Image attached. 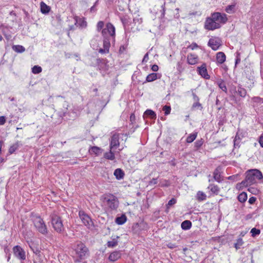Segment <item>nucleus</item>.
I'll use <instances>...</instances> for the list:
<instances>
[{"label":"nucleus","instance_id":"nucleus-42","mask_svg":"<svg viewBox=\"0 0 263 263\" xmlns=\"http://www.w3.org/2000/svg\"><path fill=\"white\" fill-rule=\"evenodd\" d=\"M235 6L234 5H229L227 6L226 8V11L229 13H232L234 12Z\"/></svg>","mask_w":263,"mask_h":263},{"label":"nucleus","instance_id":"nucleus-53","mask_svg":"<svg viewBox=\"0 0 263 263\" xmlns=\"http://www.w3.org/2000/svg\"><path fill=\"white\" fill-rule=\"evenodd\" d=\"M148 60V53H146L143 59L142 62H146Z\"/></svg>","mask_w":263,"mask_h":263},{"label":"nucleus","instance_id":"nucleus-11","mask_svg":"<svg viewBox=\"0 0 263 263\" xmlns=\"http://www.w3.org/2000/svg\"><path fill=\"white\" fill-rule=\"evenodd\" d=\"M58 115L60 117V119L59 121L57 122L58 123H60L62 122L63 117H65L67 120H70L74 119L78 116L77 112L73 110L70 113L67 112H59Z\"/></svg>","mask_w":263,"mask_h":263},{"label":"nucleus","instance_id":"nucleus-20","mask_svg":"<svg viewBox=\"0 0 263 263\" xmlns=\"http://www.w3.org/2000/svg\"><path fill=\"white\" fill-rule=\"evenodd\" d=\"M114 175L118 180H121L123 179L124 176V171L121 168H117L115 170Z\"/></svg>","mask_w":263,"mask_h":263},{"label":"nucleus","instance_id":"nucleus-19","mask_svg":"<svg viewBox=\"0 0 263 263\" xmlns=\"http://www.w3.org/2000/svg\"><path fill=\"white\" fill-rule=\"evenodd\" d=\"M243 137V134H242V132L240 130H238L234 140V145L235 147L239 146L240 140Z\"/></svg>","mask_w":263,"mask_h":263},{"label":"nucleus","instance_id":"nucleus-22","mask_svg":"<svg viewBox=\"0 0 263 263\" xmlns=\"http://www.w3.org/2000/svg\"><path fill=\"white\" fill-rule=\"evenodd\" d=\"M114 149H110L108 152H106L104 154V157L109 160H114L115 159V153L114 152Z\"/></svg>","mask_w":263,"mask_h":263},{"label":"nucleus","instance_id":"nucleus-10","mask_svg":"<svg viewBox=\"0 0 263 263\" xmlns=\"http://www.w3.org/2000/svg\"><path fill=\"white\" fill-rule=\"evenodd\" d=\"M221 42L220 39L218 37H212L209 40L208 45L213 50L216 51L217 50L221 45Z\"/></svg>","mask_w":263,"mask_h":263},{"label":"nucleus","instance_id":"nucleus-46","mask_svg":"<svg viewBox=\"0 0 263 263\" xmlns=\"http://www.w3.org/2000/svg\"><path fill=\"white\" fill-rule=\"evenodd\" d=\"M176 203V200L175 198H172L171 199L167 204V208H169V206H172L174 204H175Z\"/></svg>","mask_w":263,"mask_h":263},{"label":"nucleus","instance_id":"nucleus-51","mask_svg":"<svg viewBox=\"0 0 263 263\" xmlns=\"http://www.w3.org/2000/svg\"><path fill=\"white\" fill-rule=\"evenodd\" d=\"M256 200V197H251L249 199V202L250 204H253L255 202Z\"/></svg>","mask_w":263,"mask_h":263},{"label":"nucleus","instance_id":"nucleus-60","mask_svg":"<svg viewBox=\"0 0 263 263\" xmlns=\"http://www.w3.org/2000/svg\"><path fill=\"white\" fill-rule=\"evenodd\" d=\"M218 102H219V100H218V99H217L216 100V104H218Z\"/></svg>","mask_w":263,"mask_h":263},{"label":"nucleus","instance_id":"nucleus-39","mask_svg":"<svg viewBox=\"0 0 263 263\" xmlns=\"http://www.w3.org/2000/svg\"><path fill=\"white\" fill-rule=\"evenodd\" d=\"M118 245V241L115 239H114L111 241H109L107 242V246L108 247H114Z\"/></svg>","mask_w":263,"mask_h":263},{"label":"nucleus","instance_id":"nucleus-45","mask_svg":"<svg viewBox=\"0 0 263 263\" xmlns=\"http://www.w3.org/2000/svg\"><path fill=\"white\" fill-rule=\"evenodd\" d=\"M104 25V22L103 21H99L97 24V30L98 31L102 29Z\"/></svg>","mask_w":263,"mask_h":263},{"label":"nucleus","instance_id":"nucleus-38","mask_svg":"<svg viewBox=\"0 0 263 263\" xmlns=\"http://www.w3.org/2000/svg\"><path fill=\"white\" fill-rule=\"evenodd\" d=\"M243 243V241L241 238H238L237 240V242L234 244V247L236 250H238L241 248Z\"/></svg>","mask_w":263,"mask_h":263},{"label":"nucleus","instance_id":"nucleus-47","mask_svg":"<svg viewBox=\"0 0 263 263\" xmlns=\"http://www.w3.org/2000/svg\"><path fill=\"white\" fill-rule=\"evenodd\" d=\"M198 47H199L198 45L196 43H192V44L189 45L187 48H190L192 50H195L196 48H197Z\"/></svg>","mask_w":263,"mask_h":263},{"label":"nucleus","instance_id":"nucleus-17","mask_svg":"<svg viewBox=\"0 0 263 263\" xmlns=\"http://www.w3.org/2000/svg\"><path fill=\"white\" fill-rule=\"evenodd\" d=\"M74 20L75 21L74 24L77 25L82 28H84L87 26V22L85 21L84 18H80L78 16H74Z\"/></svg>","mask_w":263,"mask_h":263},{"label":"nucleus","instance_id":"nucleus-12","mask_svg":"<svg viewBox=\"0 0 263 263\" xmlns=\"http://www.w3.org/2000/svg\"><path fill=\"white\" fill-rule=\"evenodd\" d=\"M14 255L21 260L26 259V254L24 250L19 246H14L13 248Z\"/></svg>","mask_w":263,"mask_h":263},{"label":"nucleus","instance_id":"nucleus-32","mask_svg":"<svg viewBox=\"0 0 263 263\" xmlns=\"http://www.w3.org/2000/svg\"><path fill=\"white\" fill-rule=\"evenodd\" d=\"M181 226L183 230H187L191 228L192 222L190 220H184L181 223Z\"/></svg>","mask_w":263,"mask_h":263},{"label":"nucleus","instance_id":"nucleus-16","mask_svg":"<svg viewBox=\"0 0 263 263\" xmlns=\"http://www.w3.org/2000/svg\"><path fill=\"white\" fill-rule=\"evenodd\" d=\"M198 57L194 53H189L187 57V61L190 65H194L198 62Z\"/></svg>","mask_w":263,"mask_h":263},{"label":"nucleus","instance_id":"nucleus-62","mask_svg":"<svg viewBox=\"0 0 263 263\" xmlns=\"http://www.w3.org/2000/svg\"><path fill=\"white\" fill-rule=\"evenodd\" d=\"M10 258V255H9V256H8V261H9V260Z\"/></svg>","mask_w":263,"mask_h":263},{"label":"nucleus","instance_id":"nucleus-4","mask_svg":"<svg viewBox=\"0 0 263 263\" xmlns=\"http://www.w3.org/2000/svg\"><path fill=\"white\" fill-rule=\"evenodd\" d=\"M34 226L36 229L41 233L43 235H46L48 233L47 227L43 221L40 216H35L33 219Z\"/></svg>","mask_w":263,"mask_h":263},{"label":"nucleus","instance_id":"nucleus-41","mask_svg":"<svg viewBox=\"0 0 263 263\" xmlns=\"http://www.w3.org/2000/svg\"><path fill=\"white\" fill-rule=\"evenodd\" d=\"M163 110L164 111L165 115H168L170 114L171 108L170 106L165 105L163 107Z\"/></svg>","mask_w":263,"mask_h":263},{"label":"nucleus","instance_id":"nucleus-28","mask_svg":"<svg viewBox=\"0 0 263 263\" xmlns=\"http://www.w3.org/2000/svg\"><path fill=\"white\" fill-rule=\"evenodd\" d=\"M50 10L49 6H47L45 3L42 2L41 3V11L43 14H47Z\"/></svg>","mask_w":263,"mask_h":263},{"label":"nucleus","instance_id":"nucleus-9","mask_svg":"<svg viewBox=\"0 0 263 263\" xmlns=\"http://www.w3.org/2000/svg\"><path fill=\"white\" fill-rule=\"evenodd\" d=\"M212 17L213 18L216 23L219 24H224L227 22L228 19L227 15L224 13H221L220 12H214L212 14Z\"/></svg>","mask_w":263,"mask_h":263},{"label":"nucleus","instance_id":"nucleus-43","mask_svg":"<svg viewBox=\"0 0 263 263\" xmlns=\"http://www.w3.org/2000/svg\"><path fill=\"white\" fill-rule=\"evenodd\" d=\"M230 92L233 97H235L236 93H238L237 89L236 87H232L230 90Z\"/></svg>","mask_w":263,"mask_h":263},{"label":"nucleus","instance_id":"nucleus-24","mask_svg":"<svg viewBox=\"0 0 263 263\" xmlns=\"http://www.w3.org/2000/svg\"><path fill=\"white\" fill-rule=\"evenodd\" d=\"M149 117L152 119L156 118V114L151 109H147L144 113L143 118L145 117Z\"/></svg>","mask_w":263,"mask_h":263},{"label":"nucleus","instance_id":"nucleus-61","mask_svg":"<svg viewBox=\"0 0 263 263\" xmlns=\"http://www.w3.org/2000/svg\"><path fill=\"white\" fill-rule=\"evenodd\" d=\"M186 250H187V248H186L183 249L184 251H185Z\"/></svg>","mask_w":263,"mask_h":263},{"label":"nucleus","instance_id":"nucleus-33","mask_svg":"<svg viewBox=\"0 0 263 263\" xmlns=\"http://www.w3.org/2000/svg\"><path fill=\"white\" fill-rule=\"evenodd\" d=\"M12 49L17 53H22L25 50V47L20 45H13Z\"/></svg>","mask_w":263,"mask_h":263},{"label":"nucleus","instance_id":"nucleus-13","mask_svg":"<svg viewBox=\"0 0 263 263\" xmlns=\"http://www.w3.org/2000/svg\"><path fill=\"white\" fill-rule=\"evenodd\" d=\"M119 135L118 134H114L110 140L109 147L110 149H116L119 146Z\"/></svg>","mask_w":263,"mask_h":263},{"label":"nucleus","instance_id":"nucleus-8","mask_svg":"<svg viewBox=\"0 0 263 263\" xmlns=\"http://www.w3.org/2000/svg\"><path fill=\"white\" fill-rule=\"evenodd\" d=\"M79 215L80 219L85 226L89 227L92 225V221L90 217L84 211L82 210L80 211Z\"/></svg>","mask_w":263,"mask_h":263},{"label":"nucleus","instance_id":"nucleus-64","mask_svg":"<svg viewBox=\"0 0 263 263\" xmlns=\"http://www.w3.org/2000/svg\"><path fill=\"white\" fill-rule=\"evenodd\" d=\"M242 183H243V184H245V183L246 182V181H244V182H241Z\"/></svg>","mask_w":263,"mask_h":263},{"label":"nucleus","instance_id":"nucleus-29","mask_svg":"<svg viewBox=\"0 0 263 263\" xmlns=\"http://www.w3.org/2000/svg\"><path fill=\"white\" fill-rule=\"evenodd\" d=\"M213 177L215 181H222L223 178H222L219 170L216 169L213 173Z\"/></svg>","mask_w":263,"mask_h":263},{"label":"nucleus","instance_id":"nucleus-44","mask_svg":"<svg viewBox=\"0 0 263 263\" xmlns=\"http://www.w3.org/2000/svg\"><path fill=\"white\" fill-rule=\"evenodd\" d=\"M203 144V141L202 139L200 140H197L195 142V146L198 148L201 146V145Z\"/></svg>","mask_w":263,"mask_h":263},{"label":"nucleus","instance_id":"nucleus-63","mask_svg":"<svg viewBox=\"0 0 263 263\" xmlns=\"http://www.w3.org/2000/svg\"><path fill=\"white\" fill-rule=\"evenodd\" d=\"M231 177H232V176H230V177H228V179H230L231 178Z\"/></svg>","mask_w":263,"mask_h":263},{"label":"nucleus","instance_id":"nucleus-31","mask_svg":"<svg viewBox=\"0 0 263 263\" xmlns=\"http://www.w3.org/2000/svg\"><path fill=\"white\" fill-rule=\"evenodd\" d=\"M102 149L97 146H92L89 149L91 154H95L96 155H99L102 153Z\"/></svg>","mask_w":263,"mask_h":263},{"label":"nucleus","instance_id":"nucleus-34","mask_svg":"<svg viewBox=\"0 0 263 263\" xmlns=\"http://www.w3.org/2000/svg\"><path fill=\"white\" fill-rule=\"evenodd\" d=\"M237 91H238V95L242 98H244L246 97L247 94L246 90L242 88L241 86H238L237 88Z\"/></svg>","mask_w":263,"mask_h":263},{"label":"nucleus","instance_id":"nucleus-21","mask_svg":"<svg viewBox=\"0 0 263 263\" xmlns=\"http://www.w3.org/2000/svg\"><path fill=\"white\" fill-rule=\"evenodd\" d=\"M226 57L225 54L222 52H218L216 54V60L219 64H222L226 61Z\"/></svg>","mask_w":263,"mask_h":263},{"label":"nucleus","instance_id":"nucleus-49","mask_svg":"<svg viewBox=\"0 0 263 263\" xmlns=\"http://www.w3.org/2000/svg\"><path fill=\"white\" fill-rule=\"evenodd\" d=\"M167 247L170 249H174L176 248L177 246L175 243L170 242L168 244H167Z\"/></svg>","mask_w":263,"mask_h":263},{"label":"nucleus","instance_id":"nucleus-40","mask_svg":"<svg viewBox=\"0 0 263 263\" xmlns=\"http://www.w3.org/2000/svg\"><path fill=\"white\" fill-rule=\"evenodd\" d=\"M260 233V231L259 229H256L254 228L251 229V233L252 234V236L255 237L257 235H259Z\"/></svg>","mask_w":263,"mask_h":263},{"label":"nucleus","instance_id":"nucleus-14","mask_svg":"<svg viewBox=\"0 0 263 263\" xmlns=\"http://www.w3.org/2000/svg\"><path fill=\"white\" fill-rule=\"evenodd\" d=\"M197 71L202 78L208 80L210 78V76L208 74L206 64L203 63L200 67H197Z\"/></svg>","mask_w":263,"mask_h":263},{"label":"nucleus","instance_id":"nucleus-48","mask_svg":"<svg viewBox=\"0 0 263 263\" xmlns=\"http://www.w3.org/2000/svg\"><path fill=\"white\" fill-rule=\"evenodd\" d=\"M5 122H6L5 117L4 116H1L0 117V125H3L5 123Z\"/></svg>","mask_w":263,"mask_h":263},{"label":"nucleus","instance_id":"nucleus-55","mask_svg":"<svg viewBox=\"0 0 263 263\" xmlns=\"http://www.w3.org/2000/svg\"><path fill=\"white\" fill-rule=\"evenodd\" d=\"M259 143L260 146L263 147V135H261L259 139Z\"/></svg>","mask_w":263,"mask_h":263},{"label":"nucleus","instance_id":"nucleus-23","mask_svg":"<svg viewBox=\"0 0 263 263\" xmlns=\"http://www.w3.org/2000/svg\"><path fill=\"white\" fill-rule=\"evenodd\" d=\"M216 83L219 88L226 93L227 92V87L226 86L224 81L222 79H219L216 81Z\"/></svg>","mask_w":263,"mask_h":263},{"label":"nucleus","instance_id":"nucleus-37","mask_svg":"<svg viewBox=\"0 0 263 263\" xmlns=\"http://www.w3.org/2000/svg\"><path fill=\"white\" fill-rule=\"evenodd\" d=\"M42 70L41 66L35 65L32 68V72L34 74H38L42 71Z\"/></svg>","mask_w":263,"mask_h":263},{"label":"nucleus","instance_id":"nucleus-59","mask_svg":"<svg viewBox=\"0 0 263 263\" xmlns=\"http://www.w3.org/2000/svg\"><path fill=\"white\" fill-rule=\"evenodd\" d=\"M134 118H135V115L134 114H132L130 117V120L132 121Z\"/></svg>","mask_w":263,"mask_h":263},{"label":"nucleus","instance_id":"nucleus-7","mask_svg":"<svg viewBox=\"0 0 263 263\" xmlns=\"http://www.w3.org/2000/svg\"><path fill=\"white\" fill-rule=\"evenodd\" d=\"M220 26V25L218 23H216L212 17L207 18L204 25L205 28L209 30L219 28Z\"/></svg>","mask_w":263,"mask_h":263},{"label":"nucleus","instance_id":"nucleus-57","mask_svg":"<svg viewBox=\"0 0 263 263\" xmlns=\"http://www.w3.org/2000/svg\"><path fill=\"white\" fill-rule=\"evenodd\" d=\"M95 5H94L93 6H92L91 8H90V11L91 12H94L95 11Z\"/></svg>","mask_w":263,"mask_h":263},{"label":"nucleus","instance_id":"nucleus-5","mask_svg":"<svg viewBox=\"0 0 263 263\" xmlns=\"http://www.w3.org/2000/svg\"><path fill=\"white\" fill-rule=\"evenodd\" d=\"M51 223L55 231L58 233H61L64 230L62 221L60 216L53 213L50 216Z\"/></svg>","mask_w":263,"mask_h":263},{"label":"nucleus","instance_id":"nucleus-52","mask_svg":"<svg viewBox=\"0 0 263 263\" xmlns=\"http://www.w3.org/2000/svg\"><path fill=\"white\" fill-rule=\"evenodd\" d=\"M151 69L153 71L156 72L158 70L159 67H158V65L155 64L152 66Z\"/></svg>","mask_w":263,"mask_h":263},{"label":"nucleus","instance_id":"nucleus-6","mask_svg":"<svg viewBox=\"0 0 263 263\" xmlns=\"http://www.w3.org/2000/svg\"><path fill=\"white\" fill-rule=\"evenodd\" d=\"M262 178L261 172L256 169L250 170L246 172V177L245 181H256Z\"/></svg>","mask_w":263,"mask_h":263},{"label":"nucleus","instance_id":"nucleus-25","mask_svg":"<svg viewBox=\"0 0 263 263\" xmlns=\"http://www.w3.org/2000/svg\"><path fill=\"white\" fill-rule=\"evenodd\" d=\"M22 145V144L20 142H16V143H15L12 146H10V147L9 149V153L10 154H13L18 148L19 147H20Z\"/></svg>","mask_w":263,"mask_h":263},{"label":"nucleus","instance_id":"nucleus-56","mask_svg":"<svg viewBox=\"0 0 263 263\" xmlns=\"http://www.w3.org/2000/svg\"><path fill=\"white\" fill-rule=\"evenodd\" d=\"M240 62V59L239 58H237L235 61V65H237Z\"/></svg>","mask_w":263,"mask_h":263},{"label":"nucleus","instance_id":"nucleus-15","mask_svg":"<svg viewBox=\"0 0 263 263\" xmlns=\"http://www.w3.org/2000/svg\"><path fill=\"white\" fill-rule=\"evenodd\" d=\"M210 196L217 195L220 192V188L214 184H210L207 187Z\"/></svg>","mask_w":263,"mask_h":263},{"label":"nucleus","instance_id":"nucleus-58","mask_svg":"<svg viewBox=\"0 0 263 263\" xmlns=\"http://www.w3.org/2000/svg\"><path fill=\"white\" fill-rule=\"evenodd\" d=\"M162 14L163 15H164V12H165V9H164V5H162Z\"/></svg>","mask_w":263,"mask_h":263},{"label":"nucleus","instance_id":"nucleus-35","mask_svg":"<svg viewBox=\"0 0 263 263\" xmlns=\"http://www.w3.org/2000/svg\"><path fill=\"white\" fill-rule=\"evenodd\" d=\"M197 136V133H194L190 134L186 138V142L187 143H192L195 140Z\"/></svg>","mask_w":263,"mask_h":263},{"label":"nucleus","instance_id":"nucleus-54","mask_svg":"<svg viewBox=\"0 0 263 263\" xmlns=\"http://www.w3.org/2000/svg\"><path fill=\"white\" fill-rule=\"evenodd\" d=\"M201 106V104L198 102H195L193 103L192 107L196 108L197 107Z\"/></svg>","mask_w":263,"mask_h":263},{"label":"nucleus","instance_id":"nucleus-36","mask_svg":"<svg viewBox=\"0 0 263 263\" xmlns=\"http://www.w3.org/2000/svg\"><path fill=\"white\" fill-rule=\"evenodd\" d=\"M247 199V194L245 192H242L238 196V200L241 203L245 202Z\"/></svg>","mask_w":263,"mask_h":263},{"label":"nucleus","instance_id":"nucleus-3","mask_svg":"<svg viewBox=\"0 0 263 263\" xmlns=\"http://www.w3.org/2000/svg\"><path fill=\"white\" fill-rule=\"evenodd\" d=\"M76 252L78 257L76 261H80L81 260L85 259L89 254L88 248L83 243H79L77 245Z\"/></svg>","mask_w":263,"mask_h":263},{"label":"nucleus","instance_id":"nucleus-2","mask_svg":"<svg viewBox=\"0 0 263 263\" xmlns=\"http://www.w3.org/2000/svg\"><path fill=\"white\" fill-rule=\"evenodd\" d=\"M100 200L103 205L108 210H116L118 207V198L112 194H105L101 197Z\"/></svg>","mask_w":263,"mask_h":263},{"label":"nucleus","instance_id":"nucleus-27","mask_svg":"<svg viewBox=\"0 0 263 263\" xmlns=\"http://www.w3.org/2000/svg\"><path fill=\"white\" fill-rule=\"evenodd\" d=\"M196 198L198 201H202L206 200V195L203 192L198 191L196 194Z\"/></svg>","mask_w":263,"mask_h":263},{"label":"nucleus","instance_id":"nucleus-30","mask_svg":"<svg viewBox=\"0 0 263 263\" xmlns=\"http://www.w3.org/2000/svg\"><path fill=\"white\" fill-rule=\"evenodd\" d=\"M158 73H152L149 74L146 78V82H153L158 79Z\"/></svg>","mask_w":263,"mask_h":263},{"label":"nucleus","instance_id":"nucleus-50","mask_svg":"<svg viewBox=\"0 0 263 263\" xmlns=\"http://www.w3.org/2000/svg\"><path fill=\"white\" fill-rule=\"evenodd\" d=\"M193 100L195 102H198L199 101V99L198 97L194 92L192 93Z\"/></svg>","mask_w":263,"mask_h":263},{"label":"nucleus","instance_id":"nucleus-1","mask_svg":"<svg viewBox=\"0 0 263 263\" xmlns=\"http://www.w3.org/2000/svg\"><path fill=\"white\" fill-rule=\"evenodd\" d=\"M102 35L104 36L103 48H100L99 52L101 54L109 52L110 47V40H114L115 36V28L111 23H107L106 27L102 30Z\"/></svg>","mask_w":263,"mask_h":263},{"label":"nucleus","instance_id":"nucleus-18","mask_svg":"<svg viewBox=\"0 0 263 263\" xmlns=\"http://www.w3.org/2000/svg\"><path fill=\"white\" fill-rule=\"evenodd\" d=\"M121 255L120 251H114L109 255L108 259L111 261H115L121 257Z\"/></svg>","mask_w":263,"mask_h":263},{"label":"nucleus","instance_id":"nucleus-26","mask_svg":"<svg viewBox=\"0 0 263 263\" xmlns=\"http://www.w3.org/2000/svg\"><path fill=\"white\" fill-rule=\"evenodd\" d=\"M126 217L125 215L123 214L121 216L117 217L115 219V222L119 225L124 224L126 221Z\"/></svg>","mask_w":263,"mask_h":263}]
</instances>
